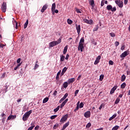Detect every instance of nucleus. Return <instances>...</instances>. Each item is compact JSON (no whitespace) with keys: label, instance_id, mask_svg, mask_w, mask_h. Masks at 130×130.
Masks as SVG:
<instances>
[{"label":"nucleus","instance_id":"obj_27","mask_svg":"<svg viewBox=\"0 0 130 130\" xmlns=\"http://www.w3.org/2000/svg\"><path fill=\"white\" fill-rule=\"evenodd\" d=\"M125 78H126L125 75H123L121 76V82H124V81H125Z\"/></svg>","mask_w":130,"mask_h":130},{"label":"nucleus","instance_id":"obj_20","mask_svg":"<svg viewBox=\"0 0 130 130\" xmlns=\"http://www.w3.org/2000/svg\"><path fill=\"white\" fill-rule=\"evenodd\" d=\"M85 42V39H84V38H82L79 42V44H84V43Z\"/></svg>","mask_w":130,"mask_h":130},{"label":"nucleus","instance_id":"obj_26","mask_svg":"<svg viewBox=\"0 0 130 130\" xmlns=\"http://www.w3.org/2000/svg\"><path fill=\"white\" fill-rule=\"evenodd\" d=\"M64 58H66V57L64 56H63V55H60V61H64Z\"/></svg>","mask_w":130,"mask_h":130},{"label":"nucleus","instance_id":"obj_21","mask_svg":"<svg viewBox=\"0 0 130 130\" xmlns=\"http://www.w3.org/2000/svg\"><path fill=\"white\" fill-rule=\"evenodd\" d=\"M28 24H29V21H28V19H27L26 21L25 22V23L24 24V29H26V28H27V27L28 26Z\"/></svg>","mask_w":130,"mask_h":130},{"label":"nucleus","instance_id":"obj_41","mask_svg":"<svg viewBox=\"0 0 130 130\" xmlns=\"http://www.w3.org/2000/svg\"><path fill=\"white\" fill-rule=\"evenodd\" d=\"M79 108H83L84 107V103H81L79 106Z\"/></svg>","mask_w":130,"mask_h":130},{"label":"nucleus","instance_id":"obj_24","mask_svg":"<svg viewBox=\"0 0 130 130\" xmlns=\"http://www.w3.org/2000/svg\"><path fill=\"white\" fill-rule=\"evenodd\" d=\"M31 126L29 127L27 130H32V128H34V127L35 126V125H34V123H31Z\"/></svg>","mask_w":130,"mask_h":130},{"label":"nucleus","instance_id":"obj_32","mask_svg":"<svg viewBox=\"0 0 130 130\" xmlns=\"http://www.w3.org/2000/svg\"><path fill=\"white\" fill-rule=\"evenodd\" d=\"M59 108H60V106H58L56 108L54 109V112H57L59 110Z\"/></svg>","mask_w":130,"mask_h":130},{"label":"nucleus","instance_id":"obj_19","mask_svg":"<svg viewBox=\"0 0 130 130\" xmlns=\"http://www.w3.org/2000/svg\"><path fill=\"white\" fill-rule=\"evenodd\" d=\"M67 51H68V45H66L64 48V50L63 51V54H66V53H67Z\"/></svg>","mask_w":130,"mask_h":130},{"label":"nucleus","instance_id":"obj_28","mask_svg":"<svg viewBox=\"0 0 130 130\" xmlns=\"http://www.w3.org/2000/svg\"><path fill=\"white\" fill-rule=\"evenodd\" d=\"M107 10L108 11H111V9H112V6L111 5H108L106 7Z\"/></svg>","mask_w":130,"mask_h":130},{"label":"nucleus","instance_id":"obj_45","mask_svg":"<svg viewBox=\"0 0 130 130\" xmlns=\"http://www.w3.org/2000/svg\"><path fill=\"white\" fill-rule=\"evenodd\" d=\"M110 35L111 37H115V34L114 32L110 33Z\"/></svg>","mask_w":130,"mask_h":130},{"label":"nucleus","instance_id":"obj_35","mask_svg":"<svg viewBox=\"0 0 130 130\" xmlns=\"http://www.w3.org/2000/svg\"><path fill=\"white\" fill-rule=\"evenodd\" d=\"M38 63V61H37L36 63L35 66L34 70H36L37 69H38V68H39V65L37 64Z\"/></svg>","mask_w":130,"mask_h":130},{"label":"nucleus","instance_id":"obj_1","mask_svg":"<svg viewBox=\"0 0 130 130\" xmlns=\"http://www.w3.org/2000/svg\"><path fill=\"white\" fill-rule=\"evenodd\" d=\"M31 113H32V110H29L28 112H26L24 114L22 117L23 121H26V120H27V119L29 118V117L30 116V114H31Z\"/></svg>","mask_w":130,"mask_h":130},{"label":"nucleus","instance_id":"obj_3","mask_svg":"<svg viewBox=\"0 0 130 130\" xmlns=\"http://www.w3.org/2000/svg\"><path fill=\"white\" fill-rule=\"evenodd\" d=\"M68 117H69V115L68 114L64 115L60 120V122H64V121H67Z\"/></svg>","mask_w":130,"mask_h":130},{"label":"nucleus","instance_id":"obj_56","mask_svg":"<svg viewBox=\"0 0 130 130\" xmlns=\"http://www.w3.org/2000/svg\"><path fill=\"white\" fill-rule=\"evenodd\" d=\"M5 77H6V73H4L1 76V79H4V78H5Z\"/></svg>","mask_w":130,"mask_h":130},{"label":"nucleus","instance_id":"obj_7","mask_svg":"<svg viewBox=\"0 0 130 130\" xmlns=\"http://www.w3.org/2000/svg\"><path fill=\"white\" fill-rule=\"evenodd\" d=\"M100 59H101V56L99 55L96 58V60H95L94 64H98V63H99Z\"/></svg>","mask_w":130,"mask_h":130},{"label":"nucleus","instance_id":"obj_5","mask_svg":"<svg viewBox=\"0 0 130 130\" xmlns=\"http://www.w3.org/2000/svg\"><path fill=\"white\" fill-rule=\"evenodd\" d=\"M83 21L84 23H86V24H89V25H91L93 23V20L90 19V20H88L87 19H84Z\"/></svg>","mask_w":130,"mask_h":130},{"label":"nucleus","instance_id":"obj_33","mask_svg":"<svg viewBox=\"0 0 130 130\" xmlns=\"http://www.w3.org/2000/svg\"><path fill=\"white\" fill-rule=\"evenodd\" d=\"M119 101H120V99L117 98L115 102V104H118V103H119Z\"/></svg>","mask_w":130,"mask_h":130},{"label":"nucleus","instance_id":"obj_62","mask_svg":"<svg viewBox=\"0 0 130 130\" xmlns=\"http://www.w3.org/2000/svg\"><path fill=\"white\" fill-rule=\"evenodd\" d=\"M20 62H21V58H19L17 60V63H20Z\"/></svg>","mask_w":130,"mask_h":130},{"label":"nucleus","instance_id":"obj_49","mask_svg":"<svg viewBox=\"0 0 130 130\" xmlns=\"http://www.w3.org/2000/svg\"><path fill=\"white\" fill-rule=\"evenodd\" d=\"M79 91H80L79 89H77L75 91V97H76V96H77V94L79 93Z\"/></svg>","mask_w":130,"mask_h":130},{"label":"nucleus","instance_id":"obj_22","mask_svg":"<svg viewBox=\"0 0 130 130\" xmlns=\"http://www.w3.org/2000/svg\"><path fill=\"white\" fill-rule=\"evenodd\" d=\"M60 73H61V71L60 70L57 74L56 80H58V79H59V75H60Z\"/></svg>","mask_w":130,"mask_h":130},{"label":"nucleus","instance_id":"obj_50","mask_svg":"<svg viewBox=\"0 0 130 130\" xmlns=\"http://www.w3.org/2000/svg\"><path fill=\"white\" fill-rule=\"evenodd\" d=\"M79 108H80V107H79V106H77L76 108L74 110V112H77V111H78V110H79Z\"/></svg>","mask_w":130,"mask_h":130},{"label":"nucleus","instance_id":"obj_57","mask_svg":"<svg viewBox=\"0 0 130 130\" xmlns=\"http://www.w3.org/2000/svg\"><path fill=\"white\" fill-rule=\"evenodd\" d=\"M125 48V46L124 45H123L121 47V50H123Z\"/></svg>","mask_w":130,"mask_h":130},{"label":"nucleus","instance_id":"obj_51","mask_svg":"<svg viewBox=\"0 0 130 130\" xmlns=\"http://www.w3.org/2000/svg\"><path fill=\"white\" fill-rule=\"evenodd\" d=\"M91 123H88L87 124L86 126V127H87L88 128H89V127H91Z\"/></svg>","mask_w":130,"mask_h":130},{"label":"nucleus","instance_id":"obj_59","mask_svg":"<svg viewBox=\"0 0 130 130\" xmlns=\"http://www.w3.org/2000/svg\"><path fill=\"white\" fill-rule=\"evenodd\" d=\"M69 57H70V55H69V54H67L66 55V57L65 58V59H67V60H68V59H69Z\"/></svg>","mask_w":130,"mask_h":130},{"label":"nucleus","instance_id":"obj_23","mask_svg":"<svg viewBox=\"0 0 130 130\" xmlns=\"http://www.w3.org/2000/svg\"><path fill=\"white\" fill-rule=\"evenodd\" d=\"M116 117V114H114V115H112V117H111L109 119V120L111 121L112 119L114 118H115Z\"/></svg>","mask_w":130,"mask_h":130},{"label":"nucleus","instance_id":"obj_58","mask_svg":"<svg viewBox=\"0 0 130 130\" xmlns=\"http://www.w3.org/2000/svg\"><path fill=\"white\" fill-rule=\"evenodd\" d=\"M120 2H121V0H116L115 1V3L116 4H118V3H120Z\"/></svg>","mask_w":130,"mask_h":130},{"label":"nucleus","instance_id":"obj_60","mask_svg":"<svg viewBox=\"0 0 130 130\" xmlns=\"http://www.w3.org/2000/svg\"><path fill=\"white\" fill-rule=\"evenodd\" d=\"M5 45L0 43V47L1 48H4L5 47Z\"/></svg>","mask_w":130,"mask_h":130},{"label":"nucleus","instance_id":"obj_40","mask_svg":"<svg viewBox=\"0 0 130 130\" xmlns=\"http://www.w3.org/2000/svg\"><path fill=\"white\" fill-rule=\"evenodd\" d=\"M119 128V126L116 125L112 128V130H117Z\"/></svg>","mask_w":130,"mask_h":130},{"label":"nucleus","instance_id":"obj_43","mask_svg":"<svg viewBox=\"0 0 130 130\" xmlns=\"http://www.w3.org/2000/svg\"><path fill=\"white\" fill-rule=\"evenodd\" d=\"M68 96H69V93H66L62 98H63V99L64 100L67 98V97H68Z\"/></svg>","mask_w":130,"mask_h":130},{"label":"nucleus","instance_id":"obj_61","mask_svg":"<svg viewBox=\"0 0 130 130\" xmlns=\"http://www.w3.org/2000/svg\"><path fill=\"white\" fill-rule=\"evenodd\" d=\"M128 2V0H124V5H127Z\"/></svg>","mask_w":130,"mask_h":130},{"label":"nucleus","instance_id":"obj_2","mask_svg":"<svg viewBox=\"0 0 130 130\" xmlns=\"http://www.w3.org/2000/svg\"><path fill=\"white\" fill-rule=\"evenodd\" d=\"M1 10L3 13H6V12H7V3L5 2H4L2 5Z\"/></svg>","mask_w":130,"mask_h":130},{"label":"nucleus","instance_id":"obj_18","mask_svg":"<svg viewBox=\"0 0 130 130\" xmlns=\"http://www.w3.org/2000/svg\"><path fill=\"white\" fill-rule=\"evenodd\" d=\"M56 8V4L55 3H53L52 5L51 11H55Z\"/></svg>","mask_w":130,"mask_h":130},{"label":"nucleus","instance_id":"obj_36","mask_svg":"<svg viewBox=\"0 0 130 130\" xmlns=\"http://www.w3.org/2000/svg\"><path fill=\"white\" fill-rule=\"evenodd\" d=\"M61 42V39L59 38L57 41H56V44L57 45V44H59Z\"/></svg>","mask_w":130,"mask_h":130},{"label":"nucleus","instance_id":"obj_63","mask_svg":"<svg viewBox=\"0 0 130 130\" xmlns=\"http://www.w3.org/2000/svg\"><path fill=\"white\" fill-rule=\"evenodd\" d=\"M101 6V7H103V6H104V1H102Z\"/></svg>","mask_w":130,"mask_h":130},{"label":"nucleus","instance_id":"obj_11","mask_svg":"<svg viewBox=\"0 0 130 130\" xmlns=\"http://www.w3.org/2000/svg\"><path fill=\"white\" fill-rule=\"evenodd\" d=\"M117 85L114 86L111 89L110 91V94H113V93H114V92H115V90H116L117 89Z\"/></svg>","mask_w":130,"mask_h":130},{"label":"nucleus","instance_id":"obj_53","mask_svg":"<svg viewBox=\"0 0 130 130\" xmlns=\"http://www.w3.org/2000/svg\"><path fill=\"white\" fill-rule=\"evenodd\" d=\"M7 118H6V117H4L3 118H2V122L3 123H5V122L6 121V119Z\"/></svg>","mask_w":130,"mask_h":130},{"label":"nucleus","instance_id":"obj_15","mask_svg":"<svg viewBox=\"0 0 130 130\" xmlns=\"http://www.w3.org/2000/svg\"><path fill=\"white\" fill-rule=\"evenodd\" d=\"M75 81H76V79H75V78H70L68 79V84H71V83H74Z\"/></svg>","mask_w":130,"mask_h":130},{"label":"nucleus","instance_id":"obj_38","mask_svg":"<svg viewBox=\"0 0 130 130\" xmlns=\"http://www.w3.org/2000/svg\"><path fill=\"white\" fill-rule=\"evenodd\" d=\"M48 98H45L43 101V103H46V102H47V101H48Z\"/></svg>","mask_w":130,"mask_h":130},{"label":"nucleus","instance_id":"obj_9","mask_svg":"<svg viewBox=\"0 0 130 130\" xmlns=\"http://www.w3.org/2000/svg\"><path fill=\"white\" fill-rule=\"evenodd\" d=\"M47 8H48V5H47V4H45V5L43 6V8L41 10V12L42 13H44L46 10H47Z\"/></svg>","mask_w":130,"mask_h":130},{"label":"nucleus","instance_id":"obj_8","mask_svg":"<svg viewBox=\"0 0 130 130\" xmlns=\"http://www.w3.org/2000/svg\"><path fill=\"white\" fill-rule=\"evenodd\" d=\"M84 116L86 118H89L91 116V112L90 111H87L84 113Z\"/></svg>","mask_w":130,"mask_h":130},{"label":"nucleus","instance_id":"obj_47","mask_svg":"<svg viewBox=\"0 0 130 130\" xmlns=\"http://www.w3.org/2000/svg\"><path fill=\"white\" fill-rule=\"evenodd\" d=\"M114 62L112 60H110L109 61V64H111V66H113Z\"/></svg>","mask_w":130,"mask_h":130},{"label":"nucleus","instance_id":"obj_37","mask_svg":"<svg viewBox=\"0 0 130 130\" xmlns=\"http://www.w3.org/2000/svg\"><path fill=\"white\" fill-rule=\"evenodd\" d=\"M57 117V115H52L50 117V118L51 119H55V118H56Z\"/></svg>","mask_w":130,"mask_h":130},{"label":"nucleus","instance_id":"obj_34","mask_svg":"<svg viewBox=\"0 0 130 130\" xmlns=\"http://www.w3.org/2000/svg\"><path fill=\"white\" fill-rule=\"evenodd\" d=\"M67 22L69 25H72V24H73V21L70 19L67 20Z\"/></svg>","mask_w":130,"mask_h":130},{"label":"nucleus","instance_id":"obj_48","mask_svg":"<svg viewBox=\"0 0 130 130\" xmlns=\"http://www.w3.org/2000/svg\"><path fill=\"white\" fill-rule=\"evenodd\" d=\"M66 105L65 103H64L63 102L62 103V104L60 105V108H62V107H63V106H64Z\"/></svg>","mask_w":130,"mask_h":130},{"label":"nucleus","instance_id":"obj_44","mask_svg":"<svg viewBox=\"0 0 130 130\" xmlns=\"http://www.w3.org/2000/svg\"><path fill=\"white\" fill-rule=\"evenodd\" d=\"M67 70H68V68L64 67V68L62 69V72H63V73H66Z\"/></svg>","mask_w":130,"mask_h":130},{"label":"nucleus","instance_id":"obj_54","mask_svg":"<svg viewBox=\"0 0 130 130\" xmlns=\"http://www.w3.org/2000/svg\"><path fill=\"white\" fill-rule=\"evenodd\" d=\"M115 46H119V42H118V41H116V42H115Z\"/></svg>","mask_w":130,"mask_h":130},{"label":"nucleus","instance_id":"obj_14","mask_svg":"<svg viewBox=\"0 0 130 130\" xmlns=\"http://www.w3.org/2000/svg\"><path fill=\"white\" fill-rule=\"evenodd\" d=\"M69 125H70V121L67 122L66 123H65L63 125V127L62 128V130L66 129V128H67V127H68V126H69Z\"/></svg>","mask_w":130,"mask_h":130},{"label":"nucleus","instance_id":"obj_64","mask_svg":"<svg viewBox=\"0 0 130 130\" xmlns=\"http://www.w3.org/2000/svg\"><path fill=\"white\" fill-rule=\"evenodd\" d=\"M39 128V126L37 125L35 127V130H38V129Z\"/></svg>","mask_w":130,"mask_h":130},{"label":"nucleus","instance_id":"obj_25","mask_svg":"<svg viewBox=\"0 0 130 130\" xmlns=\"http://www.w3.org/2000/svg\"><path fill=\"white\" fill-rule=\"evenodd\" d=\"M126 86V84L125 83V82H124L121 85V88L124 89V88H125Z\"/></svg>","mask_w":130,"mask_h":130},{"label":"nucleus","instance_id":"obj_31","mask_svg":"<svg viewBox=\"0 0 130 130\" xmlns=\"http://www.w3.org/2000/svg\"><path fill=\"white\" fill-rule=\"evenodd\" d=\"M68 84L69 83H68V82H64L63 84V88H67L68 86Z\"/></svg>","mask_w":130,"mask_h":130},{"label":"nucleus","instance_id":"obj_29","mask_svg":"<svg viewBox=\"0 0 130 130\" xmlns=\"http://www.w3.org/2000/svg\"><path fill=\"white\" fill-rule=\"evenodd\" d=\"M21 64H22V62H21L20 63H19L17 67H16L15 68H14V71H17V70H18V69H19V68H20V67H21Z\"/></svg>","mask_w":130,"mask_h":130},{"label":"nucleus","instance_id":"obj_6","mask_svg":"<svg viewBox=\"0 0 130 130\" xmlns=\"http://www.w3.org/2000/svg\"><path fill=\"white\" fill-rule=\"evenodd\" d=\"M78 49L79 51L80 50L81 52H83V49H84V44H79Z\"/></svg>","mask_w":130,"mask_h":130},{"label":"nucleus","instance_id":"obj_30","mask_svg":"<svg viewBox=\"0 0 130 130\" xmlns=\"http://www.w3.org/2000/svg\"><path fill=\"white\" fill-rule=\"evenodd\" d=\"M15 23H16V26L15 29H18L19 26H20V23L18 25V22H17L16 20H14Z\"/></svg>","mask_w":130,"mask_h":130},{"label":"nucleus","instance_id":"obj_46","mask_svg":"<svg viewBox=\"0 0 130 130\" xmlns=\"http://www.w3.org/2000/svg\"><path fill=\"white\" fill-rule=\"evenodd\" d=\"M111 12H115L116 11V7H112V9H111Z\"/></svg>","mask_w":130,"mask_h":130},{"label":"nucleus","instance_id":"obj_16","mask_svg":"<svg viewBox=\"0 0 130 130\" xmlns=\"http://www.w3.org/2000/svg\"><path fill=\"white\" fill-rule=\"evenodd\" d=\"M89 5L91 6L92 8H94L95 7V2H94V0H90Z\"/></svg>","mask_w":130,"mask_h":130},{"label":"nucleus","instance_id":"obj_55","mask_svg":"<svg viewBox=\"0 0 130 130\" xmlns=\"http://www.w3.org/2000/svg\"><path fill=\"white\" fill-rule=\"evenodd\" d=\"M57 127H58V124L54 125L53 126V128L54 129H56Z\"/></svg>","mask_w":130,"mask_h":130},{"label":"nucleus","instance_id":"obj_10","mask_svg":"<svg viewBox=\"0 0 130 130\" xmlns=\"http://www.w3.org/2000/svg\"><path fill=\"white\" fill-rule=\"evenodd\" d=\"M76 30L77 31V33L79 35L81 32V25H77V24H76Z\"/></svg>","mask_w":130,"mask_h":130},{"label":"nucleus","instance_id":"obj_12","mask_svg":"<svg viewBox=\"0 0 130 130\" xmlns=\"http://www.w3.org/2000/svg\"><path fill=\"white\" fill-rule=\"evenodd\" d=\"M16 117H17V116L16 115H10L7 119V121H8V120H11V119H15V118H16Z\"/></svg>","mask_w":130,"mask_h":130},{"label":"nucleus","instance_id":"obj_4","mask_svg":"<svg viewBox=\"0 0 130 130\" xmlns=\"http://www.w3.org/2000/svg\"><path fill=\"white\" fill-rule=\"evenodd\" d=\"M129 54V53L128 52V50L125 51L124 52H123L120 55L121 58H124L125 56H127V55Z\"/></svg>","mask_w":130,"mask_h":130},{"label":"nucleus","instance_id":"obj_13","mask_svg":"<svg viewBox=\"0 0 130 130\" xmlns=\"http://www.w3.org/2000/svg\"><path fill=\"white\" fill-rule=\"evenodd\" d=\"M55 45H56V41L51 42L49 43L50 47H53V46H55Z\"/></svg>","mask_w":130,"mask_h":130},{"label":"nucleus","instance_id":"obj_39","mask_svg":"<svg viewBox=\"0 0 130 130\" xmlns=\"http://www.w3.org/2000/svg\"><path fill=\"white\" fill-rule=\"evenodd\" d=\"M99 29V26L98 25L96 26L95 27H94L93 29V32H95V31H97Z\"/></svg>","mask_w":130,"mask_h":130},{"label":"nucleus","instance_id":"obj_42","mask_svg":"<svg viewBox=\"0 0 130 130\" xmlns=\"http://www.w3.org/2000/svg\"><path fill=\"white\" fill-rule=\"evenodd\" d=\"M103 79H104V75H101L100 76V81H103Z\"/></svg>","mask_w":130,"mask_h":130},{"label":"nucleus","instance_id":"obj_52","mask_svg":"<svg viewBox=\"0 0 130 130\" xmlns=\"http://www.w3.org/2000/svg\"><path fill=\"white\" fill-rule=\"evenodd\" d=\"M76 12L78 14H82V12H81L79 9H76Z\"/></svg>","mask_w":130,"mask_h":130},{"label":"nucleus","instance_id":"obj_17","mask_svg":"<svg viewBox=\"0 0 130 130\" xmlns=\"http://www.w3.org/2000/svg\"><path fill=\"white\" fill-rule=\"evenodd\" d=\"M116 5H117V6H118L119 8H123V2L122 1H121V2H119Z\"/></svg>","mask_w":130,"mask_h":130}]
</instances>
